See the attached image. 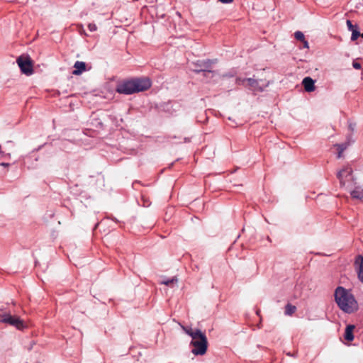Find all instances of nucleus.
<instances>
[{
  "mask_svg": "<svg viewBox=\"0 0 363 363\" xmlns=\"http://www.w3.org/2000/svg\"><path fill=\"white\" fill-rule=\"evenodd\" d=\"M354 325H347L345 331L344 337L346 340L351 342L354 340L353 331L354 330Z\"/></svg>",
  "mask_w": 363,
  "mask_h": 363,
  "instance_id": "f8f14e48",
  "label": "nucleus"
},
{
  "mask_svg": "<svg viewBox=\"0 0 363 363\" xmlns=\"http://www.w3.org/2000/svg\"><path fill=\"white\" fill-rule=\"evenodd\" d=\"M190 344L194 347L191 351L194 354L203 355L206 354L208 348V340L203 333H200L197 338L192 339Z\"/></svg>",
  "mask_w": 363,
  "mask_h": 363,
  "instance_id": "7ed1b4c3",
  "label": "nucleus"
},
{
  "mask_svg": "<svg viewBox=\"0 0 363 363\" xmlns=\"http://www.w3.org/2000/svg\"><path fill=\"white\" fill-rule=\"evenodd\" d=\"M88 28H89V30L91 32L95 31L97 29V27L95 23H89L88 25Z\"/></svg>",
  "mask_w": 363,
  "mask_h": 363,
  "instance_id": "412c9836",
  "label": "nucleus"
},
{
  "mask_svg": "<svg viewBox=\"0 0 363 363\" xmlns=\"http://www.w3.org/2000/svg\"><path fill=\"white\" fill-rule=\"evenodd\" d=\"M360 35V33L357 29H354V30L352 31L351 40H356ZM362 36L363 37V33L362 34Z\"/></svg>",
  "mask_w": 363,
  "mask_h": 363,
  "instance_id": "6ab92c4d",
  "label": "nucleus"
},
{
  "mask_svg": "<svg viewBox=\"0 0 363 363\" xmlns=\"http://www.w3.org/2000/svg\"><path fill=\"white\" fill-rule=\"evenodd\" d=\"M347 26L349 30H350V31H352L355 29L354 28L355 26L352 25V21L350 20L347 21Z\"/></svg>",
  "mask_w": 363,
  "mask_h": 363,
  "instance_id": "aec40b11",
  "label": "nucleus"
},
{
  "mask_svg": "<svg viewBox=\"0 0 363 363\" xmlns=\"http://www.w3.org/2000/svg\"><path fill=\"white\" fill-rule=\"evenodd\" d=\"M338 150L337 158H340L342 157V153L346 149V146L345 145H335Z\"/></svg>",
  "mask_w": 363,
  "mask_h": 363,
  "instance_id": "a211bd4d",
  "label": "nucleus"
},
{
  "mask_svg": "<svg viewBox=\"0 0 363 363\" xmlns=\"http://www.w3.org/2000/svg\"><path fill=\"white\" fill-rule=\"evenodd\" d=\"M150 86L151 82L148 78H134L120 82L116 86V91L119 94L129 95L146 91Z\"/></svg>",
  "mask_w": 363,
  "mask_h": 363,
  "instance_id": "f257e3e1",
  "label": "nucleus"
},
{
  "mask_svg": "<svg viewBox=\"0 0 363 363\" xmlns=\"http://www.w3.org/2000/svg\"><path fill=\"white\" fill-rule=\"evenodd\" d=\"M0 165L4 166V167H9V163H5V162H2V163L0 164Z\"/></svg>",
  "mask_w": 363,
  "mask_h": 363,
  "instance_id": "393cba45",
  "label": "nucleus"
},
{
  "mask_svg": "<svg viewBox=\"0 0 363 363\" xmlns=\"http://www.w3.org/2000/svg\"><path fill=\"white\" fill-rule=\"evenodd\" d=\"M303 47L306 48H308V41H306V40H304V41H303Z\"/></svg>",
  "mask_w": 363,
  "mask_h": 363,
  "instance_id": "b1692460",
  "label": "nucleus"
},
{
  "mask_svg": "<svg viewBox=\"0 0 363 363\" xmlns=\"http://www.w3.org/2000/svg\"><path fill=\"white\" fill-rule=\"evenodd\" d=\"M177 278H172L170 279H167V280H164V281H162L161 282V284H165L167 286H172V285H174V284H177Z\"/></svg>",
  "mask_w": 363,
  "mask_h": 363,
  "instance_id": "dca6fc26",
  "label": "nucleus"
},
{
  "mask_svg": "<svg viewBox=\"0 0 363 363\" xmlns=\"http://www.w3.org/2000/svg\"><path fill=\"white\" fill-rule=\"evenodd\" d=\"M218 1L223 4H230L233 1V0H218Z\"/></svg>",
  "mask_w": 363,
  "mask_h": 363,
  "instance_id": "5701e85b",
  "label": "nucleus"
},
{
  "mask_svg": "<svg viewBox=\"0 0 363 363\" xmlns=\"http://www.w3.org/2000/svg\"><path fill=\"white\" fill-rule=\"evenodd\" d=\"M296 307L295 306L288 303L285 306L284 313L286 315H291L296 312Z\"/></svg>",
  "mask_w": 363,
  "mask_h": 363,
  "instance_id": "2eb2a0df",
  "label": "nucleus"
},
{
  "mask_svg": "<svg viewBox=\"0 0 363 363\" xmlns=\"http://www.w3.org/2000/svg\"><path fill=\"white\" fill-rule=\"evenodd\" d=\"M351 196L354 199H363V189L359 186L356 187L353 191H351Z\"/></svg>",
  "mask_w": 363,
  "mask_h": 363,
  "instance_id": "4468645a",
  "label": "nucleus"
},
{
  "mask_svg": "<svg viewBox=\"0 0 363 363\" xmlns=\"http://www.w3.org/2000/svg\"><path fill=\"white\" fill-rule=\"evenodd\" d=\"M352 169L350 167H346L341 169L337 174V177L340 181L342 186H345L349 182L353 181Z\"/></svg>",
  "mask_w": 363,
  "mask_h": 363,
  "instance_id": "423d86ee",
  "label": "nucleus"
},
{
  "mask_svg": "<svg viewBox=\"0 0 363 363\" xmlns=\"http://www.w3.org/2000/svg\"><path fill=\"white\" fill-rule=\"evenodd\" d=\"M213 63V62L211 60H209L198 62V63L196 64V66L199 67V68L197 69H195V71L197 72H211V71L210 69L211 68V65Z\"/></svg>",
  "mask_w": 363,
  "mask_h": 363,
  "instance_id": "6e6552de",
  "label": "nucleus"
},
{
  "mask_svg": "<svg viewBox=\"0 0 363 363\" xmlns=\"http://www.w3.org/2000/svg\"><path fill=\"white\" fill-rule=\"evenodd\" d=\"M182 328L183 329V330L186 333L188 334L189 336L191 337L192 339H195V338H197V336L201 333L202 332L201 331V330L199 329H196V330H193L191 328H189V327H185V326H182Z\"/></svg>",
  "mask_w": 363,
  "mask_h": 363,
  "instance_id": "ddd939ff",
  "label": "nucleus"
},
{
  "mask_svg": "<svg viewBox=\"0 0 363 363\" xmlns=\"http://www.w3.org/2000/svg\"><path fill=\"white\" fill-rule=\"evenodd\" d=\"M354 265L357 272L358 278L363 283V257L358 255L354 262Z\"/></svg>",
  "mask_w": 363,
  "mask_h": 363,
  "instance_id": "0eeeda50",
  "label": "nucleus"
},
{
  "mask_svg": "<svg viewBox=\"0 0 363 363\" xmlns=\"http://www.w3.org/2000/svg\"><path fill=\"white\" fill-rule=\"evenodd\" d=\"M0 322L15 326L18 330H23L25 328V324L22 320L6 313H0Z\"/></svg>",
  "mask_w": 363,
  "mask_h": 363,
  "instance_id": "39448f33",
  "label": "nucleus"
},
{
  "mask_svg": "<svg viewBox=\"0 0 363 363\" xmlns=\"http://www.w3.org/2000/svg\"><path fill=\"white\" fill-rule=\"evenodd\" d=\"M16 62L22 73L28 76L31 75L33 73V60L29 56L21 55L17 58Z\"/></svg>",
  "mask_w": 363,
  "mask_h": 363,
  "instance_id": "20e7f679",
  "label": "nucleus"
},
{
  "mask_svg": "<svg viewBox=\"0 0 363 363\" xmlns=\"http://www.w3.org/2000/svg\"><path fill=\"white\" fill-rule=\"evenodd\" d=\"M74 67L75 69L72 72V74L74 75H79L86 70V64L84 62L77 61L74 63Z\"/></svg>",
  "mask_w": 363,
  "mask_h": 363,
  "instance_id": "9b49d317",
  "label": "nucleus"
},
{
  "mask_svg": "<svg viewBox=\"0 0 363 363\" xmlns=\"http://www.w3.org/2000/svg\"><path fill=\"white\" fill-rule=\"evenodd\" d=\"M314 80H313L311 77H306L303 79L302 84L304 86L306 91L311 92L313 91L315 89L314 85Z\"/></svg>",
  "mask_w": 363,
  "mask_h": 363,
  "instance_id": "9d476101",
  "label": "nucleus"
},
{
  "mask_svg": "<svg viewBox=\"0 0 363 363\" xmlns=\"http://www.w3.org/2000/svg\"><path fill=\"white\" fill-rule=\"evenodd\" d=\"M242 82L246 83L245 85L253 91H262V89L259 86L258 81L255 79H245Z\"/></svg>",
  "mask_w": 363,
  "mask_h": 363,
  "instance_id": "1a4fd4ad",
  "label": "nucleus"
},
{
  "mask_svg": "<svg viewBox=\"0 0 363 363\" xmlns=\"http://www.w3.org/2000/svg\"><path fill=\"white\" fill-rule=\"evenodd\" d=\"M294 37L297 40H299L301 42L304 41V40H305V36H304L303 33L301 31L295 32Z\"/></svg>",
  "mask_w": 363,
  "mask_h": 363,
  "instance_id": "f3484780",
  "label": "nucleus"
},
{
  "mask_svg": "<svg viewBox=\"0 0 363 363\" xmlns=\"http://www.w3.org/2000/svg\"><path fill=\"white\" fill-rule=\"evenodd\" d=\"M335 300L339 308L347 313H352L358 310V303L354 296L342 286L336 289Z\"/></svg>",
  "mask_w": 363,
  "mask_h": 363,
  "instance_id": "f03ea898",
  "label": "nucleus"
},
{
  "mask_svg": "<svg viewBox=\"0 0 363 363\" xmlns=\"http://www.w3.org/2000/svg\"><path fill=\"white\" fill-rule=\"evenodd\" d=\"M352 66L356 69H359L362 67L361 65L359 62H353Z\"/></svg>",
  "mask_w": 363,
  "mask_h": 363,
  "instance_id": "4be33fe9",
  "label": "nucleus"
}]
</instances>
